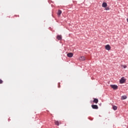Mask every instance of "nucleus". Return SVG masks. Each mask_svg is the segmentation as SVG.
Wrapping results in <instances>:
<instances>
[{
  "label": "nucleus",
  "instance_id": "15",
  "mask_svg": "<svg viewBox=\"0 0 128 128\" xmlns=\"http://www.w3.org/2000/svg\"><path fill=\"white\" fill-rule=\"evenodd\" d=\"M105 10H110V8H108V7H106V8H105Z\"/></svg>",
  "mask_w": 128,
  "mask_h": 128
},
{
  "label": "nucleus",
  "instance_id": "6",
  "mask_svg": "<svg viewBox=\"0 0 128 128\" xmlns=\"http://www.w3.org/2000/svg\"><path fill=\"white\" fill-rule=\"evenodd\" d=\"M67 56L68 58H72V56H74V54L72 52H70L67 54Z\"/></svg>",
  "mask_w": 128,
  "mask_h": 128
},
{
  "label": "nucleus",
  "instance_id": "14",
  "mask_svg": "<svg viewBox=\"0 0 128 128\" xmlns=\"http://www.w3.org/2000/svg\"><path fill=\"white\" fill-rule=\"evenodd\" d=\"M121 68H126V65H121Z\"/></svg>",
  "mask_w": 128,
  "mask_h": 128
},
{
  "label": "nucleus",
  "instance_id": "10",
  "mask_svg": "<svg viewBox=\"0 0 128 128\" xmlns=\"http://www.w3.org/2000/svg\"><path fill=\"white\" fill-rule=\"evenodd\" d=\"M56 38L57 40H62V36L60 35H58L56 36Z\"/></svg>",
  "mask_w": 128,
  "mask_h": 128
},
{
  "label": "nucleus",
  "instance_id": "12",
  "mask_svg": "<svg viewBox=\"0 0 128 128\" xmlns=\"http://www.w3.org/2000/svg\"><path fill=\"white\" fill-rule=\"evenodd\" d=\"M128 98V97L126 96H123L121 97V100H126Z\"/></svg>",
  "mask_w": 128,
  "mask_h": 128
},
{
  "label": "nucleus",
  "instance_id": "11",
  "mask_svg": "<svg viewBox=\"0 0 128 128\" xmlns=\"http://www.w3.org/2000/svg\"><path fill=\"white\" fill-rule=\"evenodd\" d=\"M62 10H58V16H60V14H62Z\"/></svg>",
  "mask_w": 128,
  "mask_h": 128
},
{
  "label": "nucleus",
  "instance_id": "4",
  "mask_svg": "<svg viewBox=\"0 0 128 128\" xmlns=\"http://www.w3.org/2000/svg\"><path fill=\"white\" fill-rule=\"evenodd\" d=\"M105 48L107 50H110V46L108 44H107L105 46Z\"/></svg>",
  "mask_w": 128,
  "mask_h": 128
},
{
  "label": "nucleus",
  "instance_id": "13",
  "mask_svg": "<svg viewBox=\"0 0 128 128\" xmlns=\"http://www.w3.org/2000/svg\"><path fill=\"white\" fill-rule=\"evenodd\" d=\"M112 108L114 110H118V107L116 106H113Z\"/></svg>",
  "mask_w": 128,
  "mask_h": 128
},
{
  "label": "nucleus",
  "instance_id": "3",
  "mask_svg": "<svg viewBox=\"0 0 128 128\" xmlns=\"http://www.w3.org/2000/svg\"><path fill=\"white\" fill-rule=\"evenodd\" d=\"M126 82V79H124V78L122 77L120 80V84H124Z\"/></svg>",
  "mask_w": 128,
  "mask_h": 128
},
{
  "label": "nucleus",
  "instance_id": "5",
  "mask_svg": "<svg viewBox=\"0 0 128 128\" xmlns=\"http://www.w3.org/2000/svg\"><path fill=\"white\" fill-rule=\"evenodd\" d=\"M54 124H56V126H60V124L62 123L60 122V121L54 120Z\"/></svg>",
  "mask_w": 128,
  "mask_h": 128
},
{
  "label": "nucleus",
  "instance_id": "7",
  "mask_svg": "<svg viewBox=\"0 0 128 128\" xmlns=\"http://www.w3.org/2000/svg\"><path fill=\"white\" fill-rule=\"evenodd\" d=\"M80 60H86V57L84 56H80Z\"/></svg>",
  "mask_w": 128,
  "mask_h": 128
},
{
  "label": "nucleus",
  "instance_id": "2",
  "mask_svg": "<svg viewBox=\"0 0 128 128\" xmlns=\"http://www.w3.org/2000/svg\"><path fill=\"white\" fill-rule=\"evenodd\" d=\"M110 86H111L113 90H118V86L116 85H110Z\"/></svg>",
  "mask_w": 128,
  "mask_h": 128
},
{
  "label": "nucleus",
  "instance_id": "8",
  "mask_svg": "<svg viewBox=\"0 0 128 128\" xmlns=\"http://www.w3.org/2000/svg\"><path fill=\"white\" fill-rule=\"evenodd\" d=\"M102 8H106L108 6V4H106V2H104L102 4Z\"/></svg>",
  "mask_w": 128,
  "mask_h": 128
},
{
  "label": "nucleus",
  "instance_id": "9",
  "mask_svg": "<svg viewBox=\"0 0 128 128\" xmlns=\"http://www.w3.org/2000/svg\"><path fill=\"white\" fill-rule=\"evenodd\" d=\"M93 102H94V104H98V98H94Z\"/></svg>",
  "mask_w": 128,
  "mask_h": 128
},
{
  "label": "nucleus",
  "instance_id": "1",
  "mask_svg": "<svg viewBox=\"0 0 128 128\" xmlns=\"http://www.w3.org/2000/svg\"><path fill=\"white\" fill-rule=\"evenodd\" d=\"M92 108L94 110H98V105L92 104Z\"/></svg>",
  "mask_w": 128,
  "mask_h": 128
},
{
  "label": "nucleus",
  "instance_id": "17",
  "mask_svg": "<svg viewBox=\"0 0 128 128\" xmlns=\"http://www.w3.org/2000/svg\"><path fill=\"white\" fill-rule=\"evenodd\" d=\"M127 22H128V18L126 19Z\"/></svg>",
  "mask_w": 128,
  "mask_h": 128
},
{
  "label": "nucleus",
  "instance_id": "16",
  "mask_svg": "<svg viewBox=\"0 0 128 128\" xmlns=\"http://www.w3.org/2000/svg\"><path fill=\"white\" fill-rule=\"evenodd\" d=\"M2 82H4L2 81V80L0 79V84H2Z\"/></svg>",
  "mask_w": 128,
  "mask_h": 128
}]
</instances>
